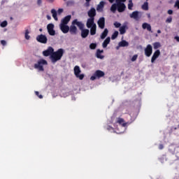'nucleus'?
<instances>
[{
  "label": "nucleus",
  "instance_id": "nucleus-1",
  "mask_svg": "<svg viewBox=\"0 0 179 179\" xmlns=\"http://www.w3.org/2000/svg\"><path fill=\"white\" fill-rule=\"evenodd\" d=\"M64 50L62 48L58 49L56 52L52 53L51 56L50 57L51 62L52 64H55L60 61V59L64 57Z\"/></svg>",
  "mask_w": 179,
  "mask_h": 179
},
{
  "label": "nucleus",
  "instance_id": "nucleus-2",
  "mask_svg": "<svg viewBox=\"0 0 179 179\" xmlns=\"http://www.w3.org/2000/svg\"><path fill=\"white\" fill-rule=\"evenodd\" d=\"M47 61L45 59H40L38 61L37 64H34V68L35 69H38V71H41V72H43L44 71V67L43 65H47Z\"/></svg>",
  "mask_w": 179,
  "mask_h": 179
},
{
  "label": "nucleus",
  "instance_id": "nucleus-3",
  "mask_svg": "<svg viewBox=\"0 0 179 179\" xmlns=\"http://www.w3.org/2000/svg\"><path fill=\"white\" fill-rule=\"evenodd\" d=\"M104 75H106V73H104L103 71H101V70H96L93 76H91L90 80H96V79H100V78H103Z\"/></svg>",
  "mask_w": 179,
  "mask_h": 179
},
{
  "label": "nucleus",
  "instance_id": "nucleus-4",
  "mask_svg": "<svg viewBox=\"0 0 179 179\" xmlns=\"http://www.w3.org/2000/svg\"><path fill=\"white\" fill-rule=\"evenodd\" d=\"M80 67L76 66L74 67V75L76 76V78H79L80 80H83V79L85 78V75L80 74Z\"/></svg>",
  "mask_w": 179,
  "mask_h": 179
},
{
  "label": "nucleus",
  "instance_id": "nucleus-5",
  "mask_svg": "<svg viewBox=\"0 0 179 179\" xmlns=\"http://www.w3.org/2000/svg\"><path fill=\"white\" fill-rule=\"evenodd\" d=\"M48 40L47 36L43 34L38 35L36 36V41H38V43H41L42 44H47Z\"/></svg>",
  "mask_w": 179,
  "mask_h": 179
},
{
  "label": "nucleus",
  "instance_id": "nucleus-6",
  "mask_svg": "<svg viewBox=\"0 0 179 179\" xmlns=\"http://www.w3.org/2000/svg\"><path fill=\"white\" fill-rule=\"evenodd\" d=\"M145 55L148 57H150L153 52V48L152 45L148 44L147 45L146 48L144 50Z\"/></svg>",
  "mask_w": 179,
  "mask_h": 179
},
{
  "label": "nucleus",
  "instance_id": "nucleus-7",
  "mask_svg": "<svg viewBox=\"0 0 179 179\" xmlns=\"http://www.w3.org/2000/svg\"><path fill=\"white\" fill-rule=\"evenodd\" d=\"M47 29L50 36H55V30H54V24H48Z\"/></svg>",
  "mask_w": 179,
  "mask_h": 179
},
{
  "label": "nucleus",
  "instance_id": "nucleus-8",
  "mask_svg": "<svg viewBox=\"0 0 179 179\" xmlns=\"http://www.w3.org/2000/svg\"><path fill=\"white\" fill-rule=\"evenodd\" d=\"M127 9V6H125V3H121V2H117V11L120 13H122Z\"/></svg>",
  "mask_w": 179,
  "mask_h": 179
},
{
  "label": "nucleus",
  "instance_id": "nucleus-9",
  "mask_svg": "<svg viewBox=\"0 0 179 179\" xmlns=\"http://www.w3.org/2000/svg\"><path fill=\"white\" fill-rule=\"evenodd\" d=\"M72 22L74 26H78L80 30H83V29H85V24L82 22L78 21V19L74 20Z\"/></svg>",
  "mask_w": 179,
  "mask_h": 179
},
{
  "label": "nucleus",
  "instance_id": "nucleus-10",
  "mask_svg": "<svg viewBox=\"0 0 179 179\" xmlns=\"http://www.w3.org/2000/svg\"><path fill=\"white\" fill-rule=\"evenodd\" d=\"M54 52V48L52 47H49L46 50L43 52L44 57H51Z\"/></svg>",
  "mask_w": 179,
  "mask_h": 179
},
{
  "label": "nucleus",
  "instance_id": "nucleus-11",
  "mask_svg": "<svg viewBox=\"0 0 179 179\" xmlns=\"http://www.w3.org/2000/svg\"><path fill=\"white\" fill-rule=\"evenodd\" d=\"M97 23L99 29H104L106 26V19L104 17L99 18Z\"/></svg>",
  "mask_w": 179,
  "mask_h": 179
},
{
  "label": "nucleus",
  "instance_id": "nucleus-12",
  "mask_svg": "<svg viewBox=\"0 0 179 179\" xmlns=\"http://www.w3.org/2000/svg\"><path fill=\"white\" fill-rule=\"evenodd\" d=\"M69 31L71 34L75 35L78 33V28L75 24H73V22L71 23V25L70 26Z\"/></svg>",
  "mask_w": 179,
  "mask_h": 179
},
{
  "label": "nucleus",
  "instance_id": "nucleus-13",
  "mask_svg": "<svg viewBox=\"0 0 179 179\" xmlns=\"http://www.w3.org/2000/svg\"><path fill=\"white\" fill-rule=\"evenodd\" d=\"M159 57H160V50H157L154 54L152 55V57L151 58V62L152 64H153L155 62V61L156 59H157V58H159Z\"/></svg>",
  "mask_w": 179,
  "mask_h": 179
},
{
  "label": "nucleus",
  "instance_id": "nucleus-14",
  "mask_svg": "<svg viewBox=\"0 0 179 179\" xmlns=\"http://www.w3.org/2000/svg\"><path fill=\"white\" fill-rule=\"evenodd\" d=\"M60 30H62V33L66 34L69 31V26L64 24H60Z\"/></svg>",
  "mask_w": 179,
  "mask_h": 179
},
{
  "label": "nucleus",
  "instance_id": "nucleus-15",
  "mask_svg": "<svg viewBox=\"0 0 179 179\" xmlns=\"http://www.w3.org/2000/svg\"><path fill=\"white\" fill-rule=\"evenodd\" d=\"M87 15L90 18L94 19V16H96V8H92L87 13Z\"/></svg>",
  "mask_w": 179,
  "mask_h": 179
},
{
  "label": "nucleus",
  "instance_id": "nucleus-16",
  "mask_svg": "<svg viewBox=\"0 0 179 179\" xmlns=\"http://www.w3.org/2000/svg\"><path fill=\"white\" fill-rule=\"evenodd\" d=\"M87 27L88 29H90V27H93V26H94V24H96L94 23V18H88L87 20Z\"/></svg>",
  "mask_w": 179,
  "mask_h": 179
},
{
  "label": "nucleus",
  "instance_id": "nucleus-17",
  "mask_svg": "<svg viewBox=\"0 0 179 179\" xmlns=\"http://www.w3.org/2000/svg\"><path fill=\"white\" fill-rule=\"evenodd\" d=\"M90 31L87 29L83 28L81 29V37L82 38H86L89 36Z\"/></svg>",
  "mask_w": 179,
  "mask_h": 179
},
{
  "label": "nucleus",
  "instance_id": "nucleus-18",
  "mask_svg": "<svg viewBox=\"0 0 179 179\" xmlns=\"http://www.w3.org/2000/svg\"><path fill=\"white\" fill-rule=\"evenodd\" d=\"M72 17V16L71 15H67L66 17H64L61 22V24H68V23H69V22L71 21V18Z\"/></svg>",
  "mask_w": 179,
  "mask_h": 179
},
{
  "label": "nucleus",
  "instance_id": "nucleus-19",
  "mask_svg": "<svg viewBox=\"0 0 179 179\" xmlns=\"http://www.w3.org/2000/svg\"><path fill=\"white\" fill-rule=\"evenodd\" d=\"M105 3H106L104 1H100L99 4H98V6L96 7V10L98 12H103V9L104 8Z\"/></svg>",
  "mask_w": 179,
  "mask_h": 179
},
{
  "label": "nucleus",
  "instance_id": "nucleus-20",
  "mask_svg": "<svg viewBox=\"0 0 179 179\" xmlns=\"http://www.w3.org/2000/svg\"><path fill=\"white\" fill-rule=\"evenodd\" d=\"M127 29H128V26L127 25H123L120 27L119 31L120 34H125L127 33Z\"/></svg>",
  "mask_w": 179,
  "mask_h": 179
},
{
  "label": "nucleus",
  "instance_id": "nucleus-21",
  "mask_svg": "<svg viewBox=\"0 0 179 179\" xmlns=\"http://www.w3.org/2000/svg\"><path fill=\"white\" fill-rule=\"evenodd\" d=\"M129 45V43L127 41H122L118 43V46L117 47V50H118V47H128Z\"/></svg>",
  "mask_w": 179,
  "mask_h": 179
},
{
  "label": "nucleus",
  "instance_id": "nucleus-22",
  "mask_svg": "<svg viewBox=\"0 0 179 179\" xmlns=\"http://www.w3.org/2000/svg\"><path fill=\"white\" fill-rule=\"evenodd\" d=\"M142 27H143V29H147L148 31H152V26H150V24H148V23L144 22V23L142 24Z\"/></svg>",
  "mask_w": 179,
  "mask_h": 179
},
{
  "label": "nucleus",
  "instance_id": "nucleus-23",
  "mask_svg": "<svg viewBox=\"0 0 179 179\" xmlns=\"http://www.w3.org/2000/svg\"><path fill=\"white\" fill-rule=\"evenodd\" d=\"M110 41H111V39L110 38V37H107L106 40L103 41V43H102L103 48H107V45L110 44Z\"/></svg>",
  "mask_w": 179,
  "mask_h": 179
},
{
  "label": "nucleus",
  "instance_id": "nucleus-24",
  "mask_svg": "<svg viewBox=\"0 0 179 179\" xmlns=\"http://www.w3.org/2000/svg\"><path fill=\"white\" fill-rule=\"evenodd\" d=\"M117 124H120V125H122V127H127V123L125 122L124 119H122L121 117L117 118Z\"/></svg>",
  "mask_w": 179,
  "mask_h": 179
},
{
  "label": "nucleus",
  "instance_id": "nucleus-25",
  "mask_svg": "<svg viewBox=\"0 0 179 179\" xmlns=\"http://www.w3.org/2000/svg\"><path fill=\"white\" fill-rule=\"evenodd\" d=\"M139 17V12L138 11H134L131 14H130V17L131 19H138V17Z\"/></svg>",
  "mask_w": 179,
  "mask_h": 179
},
{
  "label": "nucleus",
  "instance_id": "nucleus-26",
  "mask_svg": "<svg viewBox=\"0 0 179 179\" xmlns=\"http://www.w3.org/2000/svg\"><path fill=\"white\" fill-rule=\"evenodd\" d=\"M108 29L106 28L104 31L102 32V34H101V40H104V38H106V36H108Z\"/></svg>",
  "mask_w": 179,
  "mask_h": 179
},
{
  "label": "nucleus",
  "instance_id": "nucleus-27",
  "mask_svg": "<svg viewBox=\"0 0 179 179\" xmlns=\"http://www.w3.org/2000/svg\"><path fill=\"white\" fill-rule=\"evenodd\" d=\"M96 25L94 24L93 27H90V34L91 36H94V34H96Z\"/></svg>",
  "mask_w": 179,
  "mask_h": 179
},
{
  "label": "nucleus",
  "instance_id": "nucleus-28",
  "mask_svg": "<svg viewBox=\"0 0 179 179\" xmlns=\"http://www.w3.org/2000/svg\"><path fill=\"white\" fill-rule=\"evenodd\" d=\"M101 52H103V51L100 50L99 49L96 50V57L100 59H103V58H104V56L101 55Z\"/></svg>",
  "mask_w": 179,
  "mask_h": 179
},
{
  "label": "nucleus",
  "instance_id": "nucleus-29",
  "mask_svg": "<svg viewBox=\"0 0 179 179\" xmlns=\"http://www.w3.org/2000/svg\"><path fill=\"white\" fill-rule=\"evenodd\" d=\"M117 9L118 10V6L117 4H113L110 7V10L111 12H113V13H115V10H117Z\"/></svg>",
  "mask_w": 179,
  "mask_h": 179
},
{
  "label": "nucleus",
  "instance_id": "nucleus-30",
  "mask_svg": "<svg viewBox=\"0 0 179 179\" xmlns=\"http://www.w3.org/2000/svg\"><path fill=\"white\" fill-rule=\"evenodd\" d=\"M51 13L52 15V17L55 19V20H58V17H57V10L55 9H52L51 10Z\"/></svg>",
  "mask_w": 179,
  "mask_h": 179
},
{
  "label": "nucleus",
  "instance_id": "nucleus-31",
  "mask_svg": "<svg viewBox=\"0 0 179 179\" xmlns=\"http://www.w3.org/2000/svg\"><path fill=\"white\" fill-rule=\"evenodd\" d=\"M142 9H143V10H149V3L145 2L142 6Z\"/></svg>",
  "mask_w": 179,
  "mask_h": 179
},
{
  "label": "nucleus",
  "instance_id": "nucleus-32",
  "mask_svg": "<svg viewBox=\"0 0 179 179\" xmlns=\"http://www.w3.org/2000/svg\"><path fill=\"white\" fill-rule=\"evenodd\" d=\"M132 8H134V3L132 2V0H129L128 10H132Z\"/></svg>",
  "mask_w": 179,
  "mask_h": 179
},
{
  "label": "nucleus",
  "instance_id": "nucleus-33",
  "mask_svg": "<svg viewBox=\"0 0 179 179\" xmlns=\"http://www.w3.org/2000/svg\"><path fill=\"white\" fill-rule=\"evenodd\" d=\"M154 50H157V48H160L162 47V45H160V43L155 42L153 43Z\"/></svg>",
  "mask_w": 179,
  "mask_h": 179
},
{
  "label": "nucleus",
  "instance_id": "nucleus-34",
  "mask_svg": "<svg viewBox=\"0 0 179 179\" xmlns=\"http://www.w3.org/2000/svg\"><path fill=\"white\" fill-rule=\"evenodd\" d=\"M118 34H119L118 31H115L113 34V35H112V36H111V38H112L113 40H115V38H117L118 37Z\"/></svg>",
  "mask_w": 179,
  "mask_h": 179
},
{
  "label": "nucleus",
  "instance_id": "nucleus-35",
  "mask_svg": "<svg viewBox=\"0 0 179 179\" xmlns=\"http://www.w3.org/2000/svg\"><path fill=\"white\" fill-rule=\"evenodd\" d=\"M29 33H30L29 29L25 30L24 37L26 40H30V36H29Z\"/></svg>",
  "mask_w": 179,
  "mask_h": 179
},
{
  "label": "nucleus",
  "instance_id": "nucleus-36",
  "mask_svg": "<svg viewBox=\"0 0 179 179\" xmlns=\"http://www.w3.org/2000/svg\"><path fill=\"white\" fill-rule=\"evenodd\" d=\"M1 27H6L8 26V21L5 20L3 21L1 24H0Z\"/></svg>",
  "mask_w": 179,
  "mask_h": 179
},
{
  "label": "nucleus",
  "instance_id": "nucleus-37",
  "mask_svg": "<svg viewBox=\"0 0 179 179\" xmlns=\"http://www.w3.org/2000/svg\"><path fill=\"white\" fill-rule=\"evenodd\" d=\"M96 47H97V44L96 43H91L90 45V50H96Z\"/></svg>",
  "mask_w": 179,
  "mask_h": 179
},
{
  "label": "nucleus",
  "instance_id": "nucleus-38",
  "mask_svg": "<svg viewBox=\"0 0 179 179\" xmlns=\"http://www.w3.org/2000/svg\"><path fill=\"white\" fill-rule=\"evenodd\" d=\"M113 24L115 27H116V29H118V27H121V23L118 22H115Z\"/></svg>",
  "mask_w": 179,
  "mask_h": 179
},
{
  "label": "nucleus",
  "instance_id": "nucleus-39",
  "mask_svg": "<svg viewBox=\"0 0 179 179\" xmlns=\"http://www.w3.org/2000/svg\"><path fill=\"white\" fill-rule=\"evenodd\" d=\"M136 59H138V55H134L131 58V61H132V62H135V61H136Z\"/></svg>",
  "mask_w": 179,
  "mask_h": 179
},
{
  "label": "nucleus",
  "instance_id": "nucleus-40",
  "mask_svg": "<svg viewBox=\"0 0 179 179\" xmlns=\"http://www.w3.org/2000/svg\"><path fill=\"white\" fill-rule=\"evenodd\" d=\"M35 94L38 96L39 99H43V95L40 94V92H38V91L35 92Z\"/></svg>",
  "mask_w": 179,
  "mask_h": 179
},
{
  "label": "nucleus",
  "instance_id": "nucleus-41",
  "mask_svg": "<svg viewBox=\"0 0 179 179\" xmlns=\"http://www.w3.org/2000/svg\"><path fill=\"white\" fill-rule=\"evenodd\" d=\"M173 21V18L171 17H168L166 20V23H171V22Z\"/></svg>",
  "mask_w": 179,
  "mask_h": 179
},
{
  "label": "nucleus",
  "instance_id": "nucleus-42",
  "mask_svg": "<svg viewBox=\"0 0 179 179\" xmlns=\"http://www.w3.org/2000/svg\"><path fill=\"white\" fill-rule=\"evenodd\" d=\"M36 3L38 6H41V3H43V0H37Z\"/></svg>",
  "mask_w": 179,
  "mask_h": 179
},
{
  "label": "nucleus",
  "instance_id": "nucleus-43",
  "mask_svg": "<svg viewBox=\"0 0 179 179\" xmlns=\"http://www.w3.org/2000/svg\"><path fill=\"white\" fill-rule=\"evenodd\" d=\"M62 12H64V9H62V8H59L57 10V13L59 15H61V13H62Z\"/></svg>",
  "mask_w": 179,
  "mask_h": 179
},
{
  "label": "nucleus",
  "instance_id": "nucleus-44",
  "mask_svg": "<svg viewBox=\"0 0 179 179\" xmlns=\"http://www.w3.org/2000/svg\"><path fill=\"white\" fill-rule=\"evenodd\" d=\"M175 6L179 9V0H177L175 3Z\"/></svg>",
  "mask_w": 179,
  "mask_h": 179
},
{
  "label": "nucleus",
  "instance_id": "nucleus-45",
  "mask_svg": "<svg viewBox=\"0 0 179 179\" xmlns=\"http://www.w3.org/2000/svg\"><path fill=\"white\" fill-rule=\"evenodd\" d=\"M1 43L2 45H6V41L2 40V41H1Z\"/></svg>",
  "mask_w": 179,
  "mask_h": 179
},
{
  "label": "nucleus",
  "instance_id": "nucleus-46",
  "mask_svg": "<svg viewBox=\"0 0 179 179\" xmlns=\"http://www.w3.org/2000/svg\"><path fill=\"white\" fill-rule=\"evenodd\" d=\"M164 148V146L163 145V144H160L159 145V149H160V150H162V149H163Z\"/></svg>",
  "mask_w": 179,
  "mask_h": 179
},
{
  "label": "nucleus",
  "instance_id": "nucleus-47",
  "mask_svg": "<svg viewBox=\"0 0 179 179\" xmlns=\"http://www.w3.org/2000/svg\"><path fill=\"white\" fill-rule=\"evenodd\" d=\"M90 1H86V3H85V6H90Z\"/></svg>",
  "mask_w": 179,
  "mask_h": 179
},
{
  "label": "nucleus",
  "instance_id": "nucleus-48",
  "mask_svg": "<svg viewBox=\"0 0 179 179\" xmlns=\"http://www.w3.org/2000/svg\"><path fill=\"white\" fill-rule=\"evenodd\" d=\"M168 14L169 15H173V10H168Z\"/></svg>",
  "mask_w": 179,
  "mask_h": 179
},
{
  "label": "nucleus",
  "instance_id": "nucleus-49",
  "mask_svg": "<svg viewBox=\"0 0 179 179\" xmlns=\"http://www.w3.org/2000/svg\"><path fill=\"white\" fill-rule=\"evenodd\" d=\"M107 129H108V131H110V129H114V128H113L110 126H108Z\"/></svg>",
  "mask_w": 179,
  "mask_h": 179
},
{
  "label": "nucleus",
  "instance_id": "nucleus-50",
  "mask_svg": "<svg viewBox=\"0 0 179 179\" xmlns=\"http://www.w3.org/2000/svg\"><path fill=\"white\" fill-rule=\"evenodd\" d=\"M47 2H49V3H52V2H54V1L55 0H46Z\"/></svg>",
  "mask_w": 179,
  "mask_h": 179
},
{
  "label": "nucleus",
  "instance_id": "nucleus-51",
  "mask_svg": "<svg viewBox=\"0 0 179 179\" xmlns=\"http://www.w3.org/2000/svg\"><path fill=\"white\" fill-rule=\"evenodd\" d=\"M127 0H116V2L118 3V1L120 2H125Z\"/></svg>",
  "mask_w": 179,
  "mask_h": 179
},
{
  "label": "nucleus",
  "instance_id": "nucleus-52",
  "mask_svg": "<svg viewBox=\"0 0 179 179\" xmlns=\"http://www.w3.org/2000/svg\"><path fill=\"white\" fill-rule=\"evenodd\" d=\"M175 40L179 43V36H175Z\"/></svg>",
  "mask_w": 179,
  "mask_h": 179
},
{
  "label": "nucleus",
  "instance_id": "nucleus-53",
  "mask_svg": "<svg viewBox=\"0 0 179 179\" xmlns=\"http://www.w3.org/2000/svg\"><path fill=\"white\" fill-rule=\"evenodd\" d=\"M47 19H48V20H51V16L47 15Z\"/></svg>",
  "mask_w": 179,
  "mask_h": 179
},
{
  "label": "nucleus",
  "instance_id": "nucleus-54",
  "mask_svg": "<svg viewBox=\"0 0 179 179\" xmlns=\"http://www.w3.org/2000/svg\"><path fill=\"white\" fill-rule=\"evenodd\" d=\"M114 1H115V0H108V1H109L110 3H113V2H114Z\"/></svg>",
  "mask_w": 179,
  "mask_h": 179
},
{
  "label": "nucleus",
  "instance_id": "nucleus-55",
  "mask_svg": "<svg viewBox=\"0 0 179 179\" xmlns=\"http://www.w3.org/2000/svg\"><path fill=\"white\" fill-rule=\"evenodd\" d=\"M157 33H158V34H160V33H162V31L160 29H158Z\"/></svg>",
  "mask_w": 179,
  "mask_h": 179
},
{
  "label": "nucleus",
  "instance_id": "nucleus-56",
  "mask_svg": "<svg viewBox=\"0 0 179 179\" xmlns=\"http://www.w3.org/2000/svg\"><path fill=\"white\" fill-rule=\"evenodd\" d=\"M39 31H43V29H39Z\"/></svg>",
  "mask_w": 179,
  "mask_h": 179
},
{
  "label": "nucleus",
  "instance_id": "nucleus-57",
  "mask_svg": "<svg viewBox=\"0 0 179 179\" xmlns=\"http://www.w3.org/2000/svg\"><path fill=\"white\" fill-rule=\"evenodd\" d=\"M86 1V2H89V1H92V0H85Z\"/></svg>",
  "mask_w": 179,
  "mask_h": 179
},
{
  "label": "nucleus",
  "instance_id": "nucleus-58",
  "mask_svg": "<svg viewBox=\"0 0 179 179\" xmlns=\"http://www.w3.org/2000/svg\"><path fill=\"white\" fill-rule=\"evenodd\" d=\"M64 1H66V0H64Z\"/></svg>",
  "mask_w": 179,
  "mask_h": 179
}]
</instances>
